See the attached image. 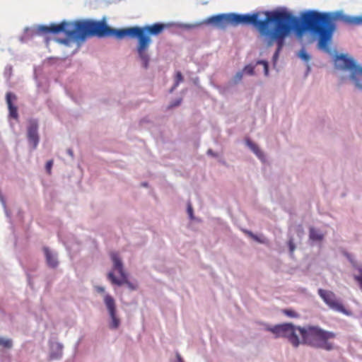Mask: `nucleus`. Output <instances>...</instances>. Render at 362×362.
<instances>
[{
	"label": "nucleus",
	"mask_w": 362,
	"mask_h": 362,
	"mask_svg": "<svg viewBox=\"0 0 362 362\" xmlns=\"http://www.w3.org/2000/svg\"><path fill=\"white\" fill-rule=\"evenodd\" d=\"M166 27L165 24L156 23L144 27L134 26L115 29L109 27L104 21L84 19L73 21H63L59 24L39 25L37 31L42 33L54 34L63 33L66 38L59 40L63 44H67L69 40H84L87 37L93 36L102 37L113 35L117 39H122L125 37L137 38L136 52L143 66L147 69L150 62L148 49L151 43V35H159Z\"/></svg>",
	"instance_id": "1"
},
{
	"label": "nucleus",
	"mask_w": 362,
	"mask_h": 362,
	"mask_svg": "<svg viewBox=\"0 0 362 362\" xmlns=\"http://www.w3.org/2000/svg\"><path fill=\"white\" fill-rule=\"evenodd\" d=\"M266 18L259 20V13L252 14H218L211 16L206 21L209 23L215 24L219 28H225L228 24L253 25L262 37L263 42L267 47L276 44L277 48L274 57H278L285 43V38L290 33L296 21L295 17L284 11H266Z\"/></svg>",
	"instance_id": "2"
},
{
	"label": "nucleus",
	"mask_w": 362,
	"mask_h": 362,
	"mask_svg": "<svg viewBox=\"0 0 362 362\" xmlns=\"http://www.w3.org/2000/svg\"><path fill=\"white\" fill-rule=\"evenodd\" d=\"M335 30L331 13L309 10L301 15V25L298 31L301 33L308 31L318 36V47L329 52V44Z\"/></svg>",
	"instance_id": "3"
},
{
	"label": "nucleus",
	"mask_w": 362,
	"mask_h": 362,
	"mask_svg": "<svg viewBox=\"0 0 362 362\" xmlns=\"http://www.w3.org/2000/svg\"><path fill=\"white\" fill-rule=\"evenodd\" d=\"M302 344L313 348L331 351L334 349L332 341L336 337L333 332L325 330L319 326L308 325L299 329Z\"/></svg>",
	"instance_id": "4"
},
{
	"label": "nucleus",
	"mask_w": 362,
	"mask_h": 362,
	"mask_svg": "<svg viewBox=\"0 0 362 362\" xmlns=\"http://www.w3.org/2000/svg\"><path fill=\"white\" fill-rule=\"evenodd\" d=\"M300 328L303 327L295 326L292 323H284L267 327V330L274 334L275 337L277 338H286L294 348H297L302 344V340H300L298 334V332L299 333V329Z\"/></svg>",
	"instance_id": "5"
},
{
	"label": "nucleus",
	"mask_w": 362,
	"mask_h": 362,
	"mask_svg": "<svg viewBox=\"0 0 362 362\" xmlns=\"http://www.w3.org/2000/svg\"><path fill=\"white\" fill-rule=\"evenodd\" d=\"M111 259L113 262V268L114 269L117 270L118 273L120 275L121 279H118L115 277L113 272H110L107 274V277L109 280L111 281L112 284L117 285V286H122V284H126L128 288L132 290H136V285L134 284L133 283L130 282L128 280L127 274L125 272L123 264L122 262V260L120 257H119L118 254L112 252L111 254Z\"/></svg>",
	"instance_id": "6"
},
{
	"label": "nucleus",
	"mask_w": 362,
	"mask_h": 362,
	"mask_svg": "<svg viewBox=\"0 0 362 362\" xmlns=\"http://www.w3.org/2000/svg\"><path fill=\"white\" fill-rule=\"evenodd\" d=\"M317 293L330 309L346 315H349L351 314V313L345 308L341 301L337 298L334 292L319 288Z\"/></svg>",
	"instance_id": "7"
},
{
	"label": "nucleus",
	"mask_w": 362,
	"mask_h": 362,
	"mask_svg": "<svg viewBox=\"0 0 362 362\" xmlns=\"http://www.w3.org/2000/svg\"><path fill=\"white\" fill-rule=\"evenodd\" d=\"M339 59L343 62L344 68L350 71V78L355 86L362 90V66L356 64L351 58L341 56Z\"/></svg>",
	"instance_id": "8"
},
{
	"label": "nucleus",
	"mask_w": 362,
	"mask_h": 362,
	"mask_svg": "<svg viewBox=\"0 0 362 362\" xmlns=\"http://www.w3.org/2000/svg\"><path fill=\"white\" fill-rule=\"evenodd\" d=\"M104 303L107 307L112 320L110 323V328H118L120 324V320L116 315V305L114 298L110 295L106 294L104 296Z\"/></svg>",
	"instance_id": "9"
},
{
	"label": "nucleus",
	"mask_w": 362,
	"mask_h": 362,
	"mask_svg": "<svg viewBox=\"0 0 362 362\" xmlns=\"http://www.w3.org/2000/svg\"><path fill=\"white\" fill-rule=\"evenodd\" d=\"M37 129V122L35 120L30 121L28 127L27 137L29 144L32 145L33 149L36 148L39 143Z\"/></svg>",
	"instance_id": "10"
},
{
	"label": "nucleus",
	"mask_w": 362,
	"mask_h": 362,
	"mask_svg": "<svg viewBox=\"0 0 362 362\" xmlns=\"http://www.w3.org/2000/svg\"><path fill=\"white\" fill-rule=\"evenodd\" d=\"M16 98H17L15 94L12 93H7L6 103L8 105V108L9 110V115L10 117L16 119L18 118V109L17 107L13 104L12 100H16Z\"/></svg>",
	"instance_id": "11"
},
{
	"label": "nucleus",
	"mask_w": 362,
	"mask_h": 362,
	"mask_svg": "<svg viewBox=\"0 0 362 362\" xmlns=\"http://www.w3.org/2000/svg\"><path fill=\"white\" fill-rule=\"evenodd\" d=\"M43 251L45 255L47 264L49 267L55 268L58 265V261L55 254L52 253L48 247H44Z\"/></svg>",
	"instance_id": "12"
},
{
	"label": "nucleus",
	"mask_w": 362,
	"mask_h": 362,
	"mask_svg": "<svg viewBox=\"0 0 362 362\" xmlns=\"http://www.w3.org/2000/svg\"><path fill=\"white\" fill-rule=\"evenodd\" d=\"M309 238L313 241H322L324 238V235L319 230L311 227L310 228Z\"/></svg>",
	"instance_id": "13"
},
{
	"label": "nucleus",
	"mask_w": 362,
	"mask_h": 362,
	"mask_svg": "<svg viewBox=\"0 0 362 362\" xmlns=\"http://www.w3.org/2000/svg\"><path fill=\"white\" fill-rule=\"evenodd\" d=\"M247 145L249 146V148L259 157L262 158L263 154L262 151L259 149L257 144L251 141L250 140L246 141Z\"/></svg>",
	"instance_id": "14"
},
{
	"label": "nucleus",
	"mask_w": 362,
	"mask_h": 362,
	"mask_svg": "<svg viewBox=\"0 0 362 362\" xmlns=\"http://www.w3.org/2000/svg\"><path fill=\"white\" fill-rule=\"evenodd\" d=\"M282 313L291 318L299 317V314L293 309H284Z\"/></svg>",
	"instance_id": "15"
},
{
	"label": "nucleus",
	"mask_w": 362,
	"mask_h": 362,
	"mask_svg": "<svg viewBox=\"0 0 362 362\" xmlns=\"http://www.w3.org/2000/svg\"><path fill=\"white\" fill-rule=\"evenodd\" d=\"M346 22L352 25L362 24V16L349 17Z\"/></svg>",
	"instance_id": "16"
},
{
	"label": "nucleus",
	"mask_w": 362,
	"mask_h": 362,
	"mask_svg": "<svg viewBox=\"0 0 362 362\" xmlns=\"http://www.w3.org/2000/svg\"><path fill=\"white\" fill-rule=\"evenodd\" d=\"M243 232L247 235H248L249 237H250L251 238H252L254 240L258 242V243H264V240H262L260 239L257 235H255L252 232L248 230H243Z\"/></svg>",
	"instance_id": "17"
},
{
	"label": "nucleus",
	"mask_w": 362,
	"mask_h": 362,
	"mask_svg": "<svg viewBox=\"0 0 362 362\" xmlns=\"http://www.w3.org/2000/svg\"><path fill=\"white\" fill-rule=\"evenodd\" d=\"M13 343L10 339L0 338V346L4 348L10 349L12 347Z\"/></svg>",
	"instance_id": "18"
},
{
	"label": "nucleus",
	"mask_w": 362,
	"mask_h": 362,
	"mask_svg": "<svg viewBox=\"0 0 362 362\" xmlns=\"http://www.w3.org/2000/svg\"><path fill=\"white\" fill-rule=\"evenodd\" d=\"M359 274L354 276V279L358 283L361 289L362 290V267L358 268Z\"/></svg>",
	"instance_id": "19"
},
{
	"label": "nucleus",
	"mask_w": 362,
	"mask_h": 362,
	"mask_svg": "<svg viewBox=\"0 0 362 362\" xmlns=\"http://www.w3.org/2000/svg\"><path fill=\"white\" fill-rule=\"evenodd\" d=\"M182 81H183V77H182L181 72H180V71L177 72L176 76H175V87H177L179 85V83L180 82H182Z\"/></svg>",
	"instance_id": "20"
},
{
	"label": "nucleus",
	"mask_w": 362,
	"mask_h": 362,
	"mask_svg": "<svg viewBox=\"0 0 362 362\" xmlns=\"http://www.w3.org/2000/svg\"><path fill=\"white\" fill-rule=\"evenodd\" d=\"M288 247H289V250H290V252L292 254L295 249H296V245L293 243V239H290L288 242Z\"/></svg>",
	"instance_id": "21"
},
{
	"label": "nucleus",
	"mask_w": 362,
	"mask_h": 362,
	"mask_svg": "<svg viewBox=\"0 0 362 362\" xmlns=\"http://www.w3.org/2000/svg\"><path fill=\"white\" fill-rule=\"evenodd\" d=\"M53 165V160H48L46 163V170L48 174H51V170H52V167Z\"/></svg>",
	"instance_id": "22"
},
{
	"label": "nucleus",
	"mask_w": 362,
	"mask_h": 362,
	"mask_svg": "<svg viewBox=\"0 0 362 362\" xmlns=\"http://www.w3.org/2000/svg\"><path fill=\"white\" fill-rule=\"evenodd\" d=\"M299 57L305 61L310 59V56L303 50L300 51V52L299 53Z\"/></svg>",
	"instance_id": "23"
},
{
	"label": "nucleus",
	"mask_w": 362,
	"mask_h": 362,
	"mask_svg": "<svg viewBox=\"0 0 362 362\" xmlns=\"http://www.w3.org/2000/svg\"><path fill=\"white\" fill-rule=\"evenodd\" d=\"M187 213L189 214V218L191 219H193L194 218L193 209H192V204L190 203H188V204H187Z\"/></svg>",
	"instance_id": "24"
},
{
	"label": "nucleus",
	"mask_w": 362,
	"mask_h": 362,
	"mask_svg": "<svg viewBox=\"0 0 362 362\" xmlns=\"http://www.w3.org/2000/svg\"><path fill=\"white\" fill-rule=\"evenodd\" d=\"M243 78V73L242 72H238L235 76H234V81L235 83H238L241 81Z\"/></svg>",
	"instance_id": "25"
},
{
	"label": "nucleus",
	"mask_w": 362,
	"mask_h": 362,
	"mask_svg": "<svg viewBox=\"0 0 362 362\" xmlns=\"http://www.w3.org/2000/svg\"><path fill=\"white\" fill-rule=\"evenodd\" d=\"M258 63L261 64L264 66L265 74L267 75L268 74V64H267V62L265 61H259Z\"/></svg>",
	"instance_id": "26"
},
{
	"label": "nucleus",
	"mask_w": 362,
	"mask_h": 362,
	"mask_svg": "<svg viewBox=\"0 0 362 362\" xmlns=\"http://www.w3.org/2000/svg\"><path fill=\"white\" fill-rule=\"evenodd\" d=\"M95 289L96 290V291H98V293H104L105 292V288L103 287V286H95Z\"/></svg>",
	"instance_id": "27"
},
{
	"label": "nucleus",
	"mask_w": 362,
	"mask_h": 362,
	"mask_svg": "<svg viewBox=\"0 0 362 362\" xmlns=\"http://www.w3.org/2000/svg\"><path fill=\"white\" fill-rule=\"evenodd\" d=\"M245 71L248 73L249 74H253V68L252 66H246L245 68Z\"/></svg>",
	"instance_id": "28"
},
{
	"label": "nucleus",
	"mask_w": 362,
	"mask_h": 362,
	"mask_svg": "<svg viewBox=\"0 0 362 362\" xmlns=\"http://www.w3.org/2000/svg\"><path fill=\"white\" fill-rule=\"evenodd\" d=\"M176 362H184L182 358H181V356L179 354L177 355V361Z\"/></svg>",
	"instance_id": "29"
},
{
	"label": "nucleus",
	"mask_w": 362,
	"mask_h": 362,
	"mask_svg": "<svg viewBox=\"0 0 362 362\" xmlns=\"http://www.w3.org/2000/svg\"><path fill=\"white\" fill-rule=\"evenodd\" d=\"M207 153L209 155H211L213 156H215V154L213 153L212 150L211 149H209L208 151H207Z\"/></svg>",
	"instance_id": "30"
},
{
	"label": "nucleus",
	"mask_w": 362,
	"mask_h": 362,
	"mask_svg": "<svg viewBox=\"0 0 362 362\" xmlns=\"http://www.w3.org/2000/svg\"><path fill=\"white\" fill-rule=\"evenodd\" d=\"M57 347L59 348V351H60V354H59V356H60L62 355V346H61V345H59V344H57Z\"/></svg>",
	"instance_id": "31"
},
{
	"label": "nucleus",
	"mask_w": 362,
	"mask_h": 362,
	"mask_svg": "<svg viewBox=\"0 0 362 362\" xmlns=\"http://www.w3.org/2000/svg\"><path fill=\"white\" fill-rule=\"evenodd\" d=\"M68 153L71 156H73V151L71 149H69L68 150Z\"/></svg>",
	"instance_id": "32"
},
{
	"label": "nucleus",
	"mask_w": 362,
	"mask_h": 362,
	"mask_svg": "<svg viewBox=\"0 0 362 362\" xmlns=\"http://www.w3.org/2000/svg\"><path fill=\"white\" fill-rule=\"evenodd\" d=\"M51 358H59V356H54V355H52H52H51Z\"/></svg>",
	"instance_id": "33"
},
{
	"label": "nucleus",
	"mask_w": 362,
	"mask_h": 362,
	"mask_svg": "<svg viewBox=\"0 0 362 362\" xmlns=\"http://www.w3.org/2000/svg\"><path fill=\"white\" fill-rule=\"evenodd\" d=\"M180 100L177 101V102L174 105H175H175H180Z\"/></svg>",
	"instance_id": "34"
}]
</instances>
